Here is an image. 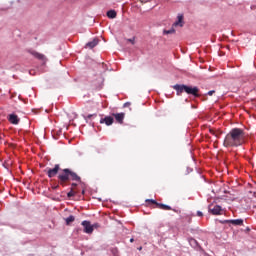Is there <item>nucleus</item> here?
Segmentation results:
<instances>
[{"instance_id": "obj_6", "label": "nucleus", "mask_w": 256, "mask_h": 256, "mask_svg": "<svg viewBox=\"0 0 256 256\" xmlns=\"http://www.w3.org/2000/svg\"><path fill=\"white\" fill-rule=\"evenodd\" d=\"M59 169H61L60 166H59V164H56V165L54 166V168H52V169H48V171H47L48 177H49L50 179L53 178V177H55V175H57V174L59 173Z\"/></svg>"}, {"instance_id": "obj_20", "label": "nucleus", "mask_w": 256, "mask_h": 256, "mask_svg": "<svg viewBox=\"0 0 256 256\" xmlns=\"http://www.w3.org/2000/svg\"><path fill=\"white\" fill-rule=\"evenodd\" d=\"M128 43L135 45V37L127 39Z\"/></svg>"}, {"instance_id": "obj_5", "label": "nucleus", "mask_w": 256, "mask_h": 256, "mask_svg": "<svg viewBox=\"0 0 256 256\" xmlns=\"http://www.w3.org/2000/svg\"><path fill=\"white\" fill-rule=\"evenodd\" d=\"M82 227H84V233H87L88 235H91V233H93V225H91V222L87 220L83 221Z\"/></svg>"}, {"instance_id": "obj_21", "label": "nucleus", "mask_w": 256, "mask_h": 256, "mask_svg": "<svg viewBox=\"0 0 256 256\" xmlns=\"http://www.w3.org/2000/svg\"><path fill=\"white\" fill-rule=\"evenodd\" d=\"M68 197H73V195H75V193H73V190H71L70 192H68Z\"/></svg>"}, {"instance_id": "obj_18", "label": "nucleus", "mask_w": 256, "mask_h": 256, "mask_svg": "<svg viewBox=\"0 0 256 256\" xmlns=\"http://www.w3.org/2000/svg\"><path fill=\"white\" fill-rule=\"evenodd\" d=\"M173 33H175V28H171L170 30L163 31L164 35H173Z\"/></svg>"}, {"instance_id": "obj_10", "label": "nucleus", "mask_w": 256, "mask_h": 256, "mask_svg": "<svg viewBox=\"0 0 256 256\" xmlns=\"http://www.w3.org/2000/svg\"><path fill=\"white\" fill-rule=\"evenodd\" d=\"M178 21H176L174 24H173V27H183V25L185 24L183 22V14H179L178 17H177Z\"/></svg>"}, {"instance_id": "obj_26", "label": "nucleus", "mask_w": 256, "mask_h": 256, "mask_svg": "<svg viewBox=\"0 0 256 256\" xmlns=\"http://www.w3.org/2000/svg\"><path fill=\"white\" fill-rule=\"evenodd\" d=\"M231 220H224L222 223H231Z\"/></svg>"}, {"instance_id": "obj_23", "label": "nucleus", "mask_w": 256, "mask_h": 256, "mask_svg": "<svg viewBox=\"0 0 256 256\" xmlns=\"http://www.w3.org/2000/svg\"><path fill=\"white\" fill-rule=\"evenodd\" d=\"M197 215H198V217H203V212L198 211V212H197Z\"/></svg>"}, {"instance_id": "obj_19", "label": "nucleus", "mask_w": 256, "mask_h": 256, "mask_svg": "<svg viewBox=\"0 0 256 256\" xmlns=\"http://www.w3.org/2000/svg\"><path fill=\"white\" fill-rule=\"evenodd\" d=\"M146 203H152L153 205H157V203H159V202H157V201H155L153 199H147Z\"/></svg>"}, {"instance_id": "obj_25", "label": "nucleus", "mask_w": 256, "mask_h": 256, "mask_svg": "<svg viewBox=\"0 0 256 256\" xmlns=\"http://www.w3.org/2000/svg\"><path fill=\"white\" fill-rule=\"evenodd\" d=\"M92 227H93V230L97 229V227H99V224H94V225H92Z\"/></svg>"}, {"instance_id": "obj_2", "label": "nucleus", "mask_w": 256, "mask_h": 256, "mask_svg": "<svg viewBox=\"0 0 256 256\" xmlns=\"http://www.w3.org/2000/svg\"><path fill=\"white\" fill-rule=\"evenodd\" d=\"M58 179L61 181V183H66V181H81V177H79L77 173L71 171L69 168L63 169L58 175Z\"/></svg>"}, {"instance_id": "obj_11", "label": "nucleus", "mask_w": 256, "mask_h": 256, "mask_svg": "<svg viewBox=\"0 0 256 256\" xmlns=\"http://www.w3.org/2000/svg\"><path fill=\"white\" fill-rule=\"evenodd\" d=\"M113 117H111V116H107V117H105V118H102L101 120H100V123H105L106 125H113Z\"/></svg>"}, {"instance_id": "obj_24", "label": "nucleus", "mask_w": 256, "mask_h": 256, "mask_svg": "<svg viewBox=\"0 0 256 256\" xmlns=\"http://www.w3.org/2000/svg\"><path fill=\"white\" fill-rule=\"evenodd\" d=\"M214 93H215V90H211V91L208 92V95L211 96V95H213Z\"/></svg>"}, {"instance_id": "obj_16", "label": "nucleus", "mask_w": 256, "mask_h": 256, "mask_svg": "<svg viewBox=\"0 0 256 256\" xmlns=\"http://www.w3.org/2000/svg\"><path fill=\"white\" fill-rule=\"evenodd\" d=\"M232 225H243V219L230 220Z\"/></svg>"}, {"instance_id": "obj_8", "label": "nucleus", "mask_w": 256, "mask_h": 256, "mask_svg": "<svg viewBox=\"0 0 256 256\" xmlns=\"http://www.w3.org/2000/svg\"><path fill=\"white\" fill-rule=\"evenodd\" d=\"M8 120L10 123H12V125H19V117H17L15 114H10L8 116Z\"/></svg>"}, {"instance_id": "obj_28", "label": "nucleus", "mask_w": 256, "mask_h": 256, "mask_svg": "<svg viewBox=\"0 0 256 256\" xmlns=\"http://www.w3.org/2000/svg\"><path fill=\"white\" fill-rule=\"evenodd\" d=\"M93 117V115H88V119H91Z\"/></svg>"}, {"instance_id": "obj_30", "label": "nucleus", "mask_w": 256, "mask_h": 256, "mask_svg": "<svg viewBox=\"0 0 256 256\" xmlns=\"http://www.w3.org/2000/svg\"><path fill=\"white\" fill-rule=\"evenodd\" d=\"M139 249V251H141V249H143L142 247H140V248H138Z\"/></svg>"}, {"instance_id": "obj_4", "label": "nucleus", "mask_w": 256, "mask_h": 256, "mask_svg": "<svg viewBox=\"0 0 256 256\" xmlns=\"http://www.w3.org/2000/svg\"><path fill=\"white\" fill-rule=\"evenodd\" d=\"M208 211L209 213H212V215H221V211H223V209L219 205H216L213 208V204H210L208 206Z\"/></svg>"}, {"instance_id": "obj_12", "label": "nucleus", "mask_w": 256, "mask_h": 256, "mask_svg": "<svg viewBox=\"0 0 256 256\" xmlns=\"http://www.w3.org/2000/svg\"><path fill=\"white\" fill-rule=\"evenodd\" d=\"M97 45H99V39L95 38L93 41L88 42L86 44V47H89V49H93V48L97 47Z\"/></svg>"}, {"instance_id": "obj_22", "label": "nucleus", "mask_w": 256, "mask_h": 256, "mask_svg": "<svg viewBox=\"0 0 256 256\" xmlns=\"http://www.w3.org/2000/svg\"><path fill=\"white\" fill-rule=\"evenodd\" d=\"M131 106V102H126L125 104H124V107H130Z\"/></svg>"}, {"instance_id": "obj_1", "label": "nucleus", "mask_w": 256, "mask_h": 256, "mask_svg": "<svg viewBox=\"0 0 256 256\" xmlns=\"http://www.w3.org/2000/svg\"><path fill=\"white\" fill-rule=\"evenodd\" d=\"M243 137L245 134L239 128H234L230 131L224 140L225 147H239V145H243Z\"/></svg>"}, {"instance_id": "obj_3", "label": "nucleus", "mask_w": 256, "mask_h": 256, "mask_svg": "<svg viewBox=\"0 0 256 256\" xmlns=\"http://www.w3.org/2000/svg\"><path fill=\"white\" fill-rule=\"evenodd\" d=\"M184 92L187 93L188 95H194V97H199V88L197 87H191L185 85Z\"/></svg>"}, {"instance_id": "obj_27", "label": "nucleus", "mask_w": 256, "mask_h": 256, "mask_svg": "<svg viewBox=\"0 0 256 256\" xmlns=\"http://www.w3.org/2000/svg\"><path fill=\"white\" fill-rule=\"evenodd\" d=\"M72 187H77V184L76 183H72Z\"/></svg>"}, {"instance_id": "obj_29", "label": "nucleus", "mask_w": 256, "mask_h": 256, "mask_svg": "<svg viewBox=\"0 0 256 256\" xmlns=\"http://www.w3.org/2000/svg\"><path fill=\"white\" fill-rule=\"evenodd\" d=\"M133 241H135L133 238L130 239V243H133Z\"/></svg>"}, {"instance_id": "obj_13", "label": "nucleus", "mask_w": 256, "mask_h": 256, "mask_svg": "<svg viewBox=\"0 0 256 256\" xmlns=\"http://www.w3.org/2000/svg\"><path fill=\"white\" fill-rule=\"evenodd\" d=\"M113 116L115 117L116 121H118V123H123V120L125 119V113L113 114Z\"/></svg>"}, {"instance_id": "obj_17", "label": "nucleus", "mask_w": 256, "mask_h": 256, "mask_svg": "<svg viewBox=\"0 0 256 256\" xmlns=\"http://www.w3.org/2000/svg\"><path fill=\"white\" fill-rule=\"evenodd\" d=\"M75 221V216L70 215L68 218H66V225H71Z\"/></svg>"}, {"instance_id": "obj_7", "label": "nucleus", "mask_w": 256, "mask_h": 256, "mask_svg": "<svg viewBox=\"0 0 256 256\" xmlns=\"http://www.w3.org/2000/svg\"><path fill=\"white\" fill-rule=\"evenodd\" d=\"M30 53L31 55H33V57H35L36 59H39V61H43V65L47 63V57H45V55L35 51H31Z\"/></svg>"}, {"instance_id": "obj_14", "label": "nucleus", "mask_w": 256, "mask_h": 256, "mask_svg": "<svg viewBox=\"0 0 256 256\" xmlns=\"http://www.w3.org/2000/svg\"><path fill=\"white\" fill-rule=\"evenodd\" d=\"M156 206L160 209H164L165 211H171V209H173L171 206L162 203H156Z\"/></svg>"}, {"instance_id": "obj_15", "label": "nucleus", "mask_w": 256, "mask_h": 256, "mask_svg": "<svg viewBox=\"0 0 256 256\" xmlns=\"http://www.w3.org/2000/svg\"><path fill=\"white\" fill-rule=\"evenodd\" d=\"M107 17L109 19H115V17H117V12L115 10H109L107 12Z\"/></svg>"}, {"instance_id": "obj_9", "label": "nucleus", "mask_w": 256, "mask_h": 256, "mask_svg": "<svg viewBox=\"0 0 256 256\" xmlns=\"http://www.w3.org/2000/svg\"><path fill=\"white\" fill-rule=\"evenodd\" d=\"M173 89H175L177 95H181V93L185 92V85L176 84L173 86Z\"/></svg>"}]
</instances>
